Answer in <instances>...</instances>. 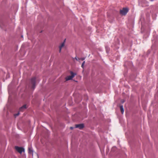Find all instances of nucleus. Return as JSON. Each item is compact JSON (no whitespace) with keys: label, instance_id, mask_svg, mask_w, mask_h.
<instances>
[{"label":"nucleus","instance_id":"5","mask_svg":"<svg viewBox=\"0 0 158 158\" xmlns=\"http://www.w3.org/2000/svg\"><path fill=\"white\" fill-rule=\"evenodd\" d=\"M84 127V125L83 124H76L75 125V128H78L79 129H81Z\"/></svg>","mask_w":158,"mask_h":158},{"label":"nucleus","instance_id":"10","mask_svg":"<svg viewBox=\"0 0 158 158\" xmlns=\"http://www.w3.org/2000/svg\"><path fill=\"white\" fill-rule=\"evenodd\" d=\"M73 58V60L75 59L76 60L79 61V58H78L77 56H76L75 58Z\"/></svg>","mask_w":158,"mask_h":158},{"label":"nucleus","instance_id":"15","mask_svg":"<svg viewBox=\"0 0 158 158\" xmlns=\"http://www.w3.org/2000/svg\"><path fill=\"white\" fill-rule=\"evenodd\" d=\"M124 102V101H121V102L122 103H123V102Z\"/></svg>","mask_w":158,"mask_h":158},{"label":"nucleus","instance_id":"16","mask_svg":"<svg viewBox=\"0 0 158 158\" xmlns=\"http://www.w3.org/2000/svg\"><path fill=\"white\" fill-rule=\"evenodd\" d=\"M153 0H151V1H153Z\"/></svg>","mask_w":158,"mask_h":158},{"label":"nucleus","instance_id":"3","mask_svg":"<svg viewBox=\"0 0 158 158\" xmlns=\"http://www.w3.org/2000/svg\"><path fill=\"white\" fill-rule=\"evenodd\" d=\"M70 73L71 75L68 76L66 77L65 79L66 81L72 80L75 76L76 75V73H74L73 72L71 71Z\"/></svg>","mask_w":158,"mask_h":158},{"label":"nucleus","instance_id":"6","mask_svg":"<svg viewBox=\"0 0 158 158\" xmlns=\"http://www.w3.org/2000/svg\"><path fill=\"white\" fill-rule=\"evenodd\" d=\"M65 39L64 40V42H63L59 46V52H60L61 51V49L63 47L64 45V43L65 40Z\"/></svg>","mask_w":158,"mask_h":158},{"label":"nucleus","instance_id":"7","mask_svg":"<svg viewBox=\"0 0 158 158\" xmlns=\"http://www.w3.org/2000/svg\"><path fill=\"white\" fill-rule=\"evenodd\" d=\"M28 153L31 155L32 156L33 155V151L31 148H28Z\"/></svg>","mask_w":158,"mask_h":158},{"label":"nucleus","instance_id":"4","mask_svg":"<svg viewBox=\"0 0 158 158\" xmlns=\"http://www.w3.org/2000/svg\"><path fill=\"white\" fill-rule=\"evenodd\" d=\"M15 148L17 151L21 154L23 152H24L25 151L23 147L15 146Z\"/></svg>","mask_w":158,"mask_h":158},{"label":"nucleus","instance_id":"9","mask_svg":"<svg viewBox=\"0 0 158 158\" xmlns=\"http://www.w3.org/2000/svg\"><path fill=\"white\" fill-rule=\"evenodd\" d=\"M120 108L121 109V111L122 114H123L124 112V110L123 108V105H121L120 106Z\"/></svg>","mask_w":158,"mask_h":158},{"label":"nucleus","instance_id":"13","mask_svg":"<svg viewBox=\"0 0 158 158\" xmlns=\"http://www.w3.org/2000/svg\"><path fill=\"white\" fill-rule=\"evenodd\" d=\"M85 59V57H83V58H79V60H83Z\"/></svg>","mask_w":158,"mask_h":158},{"label":"nucleus","instance_id":"8","mask_svg":"<svg viewBox=\"0 0 158 158\" xmlns=\"http://www.w3.org/2000/svg\"><path fill=\"white\" fill-rule=\"evenodd\" d=\"M26 108V105H24L23 106L19 108V110L20 111H23V110L25 109Z\"/></svg>","mask_w":158,"mask_h":158},{"label":"nucleus","instance_id":"12","mask_svg":"<svg viewBox=\"0 0 158 158\" xmlns=\"http://www.w3.org/2000/svg\"><path fill=\"white\" fill-rule=\"evenodd\" d=\"M19 114V112H18V113L16 114H14V116L16 117L17 116H18Z\"/></svg>","mask_w":158,"mask_h":158},{"label":"nucleus","instance_id":"1","mask_svg":"<svg viewBox=\"0 0 158 158\" xmlns=\"http://www.w3.org/2000/svg\"><path fill=\"white\" fill-rule=\"evenodd\" d=\"M36 78L35 77L32 78L30 80L29 86L32 89H34L35 88Z\"/></svg>","mask_w":158,"mask_h":158},{"label":"nucleus","instance_id":"14","mask_svg":"<svg viewBox=\"0 0 158 158\" xmlns=\"http://www.w3.org/2000/svg\"><path fill=\"white\" fill-rule=\"evenodd\" d=\"M74 128V127H70V129H71V130H73Z\"/></svg>","mask_w":158,"mask_h":158},{"label":"nucleus","instance_id":"2","mask_svg":"<svg viewBox=\"0 0 158 158\" xmlns=\"http://www.w3.org/2000/svg\"><path fill=\"white\" fill-rule=\"evenodd\" d=\"M128 11V9L127 8H124L120 10V13L122 15H125Z\"/></svg>","mask_w":158,"mask_h":158},{"label":"nucleus","instance_id":"17","mask_svg":"<svg viewBox=\"0 0 158 158\" xmlns=\"http://www.w3.org/2000/svg\"><path fill=\"white\" fill-rule=\"evenodd\" d=\"M21 36H22V37H23V35H22Z\"/></svg>","mask_w":158,"mask_h":158},{"label":"nucleus","instance_id":"11","mask_svg":"<svg viewBox=\"0 0 158 158\" xmlns=\"http://www.w3.org/2000/svg\"><path fill=\"white\" fill-rule=\"evenodd\" d=\"M85 61H84L83 63H82V65H81V67L82 68H84V65L85 64Z\"/></svg>","mask_w":158,"mask_h":158}]
</instances>
